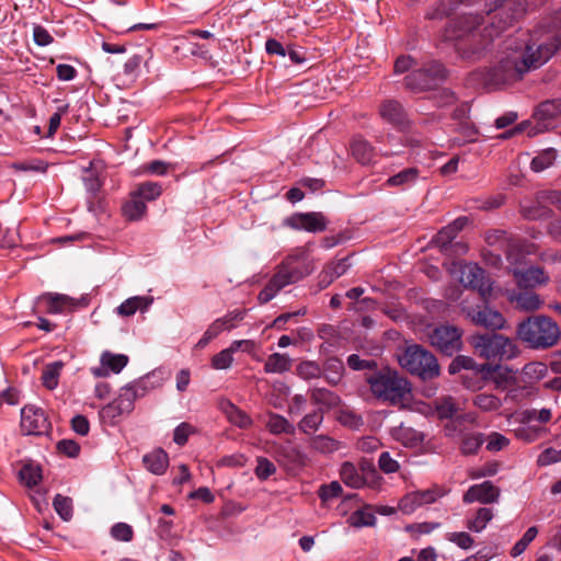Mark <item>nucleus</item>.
<instances>
[{"label":"nucleus","instance_id":"nucleus-1","mask_svg":"<svg viewBox=\"0 0 561 561\" xmlns=\"http://www.w3.org/2000/svg\"><path fill=\"white\" fill-rule=\"evenodd\" d=\"M559 50H561V28L536 49L527 45L524 49L504 53L496 64L477 71L474 76L479 77L485 88L499 89L520 80L528 71L541 67Z\"/></svg>","mask_w":561,"mask_h":561},{"label":"nucleus","instance_id":"nucleus-2","mask_svg":"<svg viewBox=\"0 0 561 561\" xmlns=\"http://www.w3.org/2000/svg\"><path fill=\"white\" fill-rule=\"evenodd\" d=\"M483 15L465 12L451 19L445 28V41H455L456 49L463 59H479L492 42V33H477ZM488 28L484 30L486 32Z\"/></svg>","mask_w":561,"mask_h":561},{"label":"nucleus","instance_id":"nucleus-3","mask_svg":"<svg viewBox=\"0 0 561 561\" xmlns=\"http://www.w3.org/2000/svg\"><path fill=\"white\" fill-rule=\"evenodd\" d=\"M371 394L380 402L403 405L411 396V383L398 370L383 367L365 375Z\"/></svg>","mask_w":561,"mask_h":561},{"label":"nucleus","instance_id":"nucleus-4","mask_svg":"<svg viewBox=\"0 0 561 561\" xmlns=\"http://www.w3.org/2000/svg\"><path fill=\"white\" fill-rule=\"evenodd\" d=\"M516 333L519 340L535 350H546L556 345L561 335L558 324L545 316L527 318L518 324Z\"/></svg>","mask_w":561,"mask_h":561},{"label":"nucleus","instance_id":"nucleus-5","mask_svg":"<svg viewBox=\"0 0 561 561\" xmlns=\"http://www.w3.org/2000/svg\"><path fill=\"white\" fill-rule=\"evenodd\" d=\"M309 274L308 266L298 257L288 256L279 265L265 287L260 291L257 298L261 304H266L273 299L276 294L294 284Z\"/></svg>","mask_w":561,"mask_h":561},{"label":"nucleus","instance_id":"nucleus-6","mask_svg":"<svg viewBox=\"0 0 561 561\" xmlns=\"http://www.w3.org/2000/svg\"><path fill=\"white\" fill-rule=\"evenodd\" d=\"M398 360L403 369L422 380H432L440 374V367L435 355L419 344L407 346L398 355Z\"/></svg>","mask_w":561,"mask_h":561},{"label":"nucleus","instance_id":"nucleus-7","mask_svg":"<svg viewBox=\"0 0 561 561\" xmlns=\"http://www.w3.org/2000/svg\"><path fill=\"white\" fill-rule=\"evenodd\" d=\"M472 346L479 356L489 360H510L518 355L514 341L497 333L472 336Z\"/></svg>","mask_w":561,"mask_h":561},{"label":"nucleus","instance_id":"nucleus-8","mask_svg":"<svg viewBox=\"0 0 561 561\" xmlns=\"http://www.w3.org/2000/svg\"><path fill=\"white\" fill-rule=\"evenodd\" d=\"M446 69L439 61L432 60L413 70L404 78L405 88L414 93L434 89L445 80Z\"/></svg>","mask_w":561,"mask_h":561},{"label":"nucleus","instance_id":"nucleus-9","mask_svg":"<svg viewBox=\"0 0 561 561\" xmlns=\"http://www.w3.org/2000/svg\"><path fill=\"white\" fill-rule=\"evenodd\" d=\"M430 344L445 355L451 356L462 346V332L450 324L435 327L427 334Z\"/></svg>","mask_w":561,"mask_h":561},{"label":"nucleus","instance_id":"nucleus-10","mask_svg":"<svg viewBox=\"0 0 561 561\" xmlns=\"http://www.w3.org/2000/svg\"><path fill=\"white\" fill-rule=\"evenodd\" d=\"M136 399L133 388L124 386L118 397L100 410L101 421L108 425H115L122 415L129 414L134 410Z\"/></svg>","mask_w":561,"mask_h":561},{"label":"nucleus","instance_id":"nucleus-11","mask_svg":"<svg viewBox=\"0 0 561 561\" xmlns=\"http://www.w3.org/2000/svg\"><path fill=\"white\" fill-rule=\"evenodd\" d=\"M460 283L479 293L483 301H488L492 293V284L486 272L478 264H466L460 270Z\"/></svg>","mask_w":561,"mask_h":561},{"label":"nucleus","instance_id":"nucleus-12","mask_svg":"<svg viewBox=\"0 0 561 561\" xmlns=\"http://www.w3.org/2000/svg\"><path fill=\"white\" fill-rule=\"evenodd\" d=\"M48 428L49 423L43 409L25 405L21 410V430L25 435H43Z\"/></svg>","mask_w":561,"mask_h":561},{"label":"nucleus","instance_id":"nucleus-13","mask_svg":"<svg viewBox=\"0 0 561 561\" xmlns=\"http://www.w3.org/2000/svg\"><path fill=\"white\" fill-rule=\"evenodd\" d=\"M517 261V255H515V261L510 263L512 265L514 264L511 271L519 288L528 289L538 285H546L548 283L549 276L546 274L543 268L538 266L522 268L516 265Z\"/></svg>","mask_w":561,"mask_h":561},{"label":"nucleus","instance_id":"nucleus-14","mask_svg":"<svg viewBox=\"0 0 561 561\" xmlns=\"http://www.w3.org/2000/svg\"><path fill=\"white\" fill-rule=\"evenodd\" d=\"M244 311L234 310L229 312L226 317L215 320L205 331L201 340L197 342L196 347L204 348L211 340L217 337L221 332L229 331L237 327V323L243 320Z\"/></svg>","mask_w":561,"mask_h":561},{"label":"nucleus","instance_id":"nucleus-15","mask_svg":"<svg viewBox=\"0 0 561 561\" xmlns=\"http://www.w3.org/2000/svg\"><path fill=\"white\" fill-rule=\"evenodd\" d=\"M501 491L491 481H484L479 484L471 485L462 496L466 504L479 502L482 504H492L499 501Z\"/></svg>","mask_w":561,"mask_h":561},{"label":"nucleus","instance_id":"nucleus-16","mask_svg":"<svg viewBox=\"0 0 561 561\" xmlns=\"http://www.w3.org/2000/svg\"><path fill=\"white\" fill-rule=\"evenodd\" d=\"M287 225L297 230L321 232L327 229L328 220L322 213H300L289 217Z\"/></svg>","mask_w":561,"mask_h":561},{"label":"nucleus","instance_id":"nucleus-17","mask_svg":"<svg viewBox=\"0 0 561 561\" xmlns=\"http://www.w3.org/2000/svg\"><path fill=\"white\" fill-rule=\"evenodd\" d=\"M520 214L527 220L547 219L552 216V210L548 201L539 199V192L534 199H524L520 202Z\"/></svg>","mask_w":561,"mask_h":561},{"label":"nucleus","instance_id":"nucleus-18","mask_svg":"<svg viewBox=\"0 0 561 561\" xmlns=\"http://www.w3.org/2000/svg\"><path fill=\"white\" fill-rule=\"evenodd\" d=\"M165 379V373L162 368H157L147 374L144 377H140L139 379L128 383V387H131L136 398L145 397L147 392L150 390H153L156 388H159L163 385V381Z\"/></svg>","mask_w":561,"mask_h":561},{"label":"nucleus","instance_id":"nucleus-19","mask_svg":"<svg viewBox=\"0 0 561 561\" xmlns=\"http://www.w3.org/2000/svg\"><path fill=\"white\" fill-rule=\"evenodd\" d=\"M469 316L474 324L491 330L503 329L506 322L501 312L486 306L480 310H472Z\"/></svg>","mask_w":561,"mask_h":561},{"label":"nucleus","instance_id":"nucleus-20","mask_svg":"<svg viewBox=\"0 0 561 561\" xmlns=\"http://www.w3.org/2000/svg\"><path fill=\"white\" fill-rule=\"evenodd\" d=\"M142 462L149 472L161 476L169 467V456L162 448H157L144 455Z\"/></svg>","mask_w":561,"mask_h":561},{"label":"nucleus","instance_id":"nucleus-21","mask_svg":"<svg viewBox=\"0 0 561 561\" xmlns=\"http://www.w3.org/2000/svg\"><path fill=\"white\" fill-rule=\"evenodd\" d=\"M561 115V99L546 100L537 105L534 112V118L545 126L548 122Z\"/></svg>","mask_w":561,"mask_h":561},{"label":"nucleus","instance_id":"nucleus-22","mask_svg":"<svg viewBox=\"0 0 561 561\" xmlns=\"http://www.w3.org/2000/svg\"><path fill=\"white\" fill-rule=\"evenodd\" d=\"M380 115L381 117L394 125V126H403L407 122V115L402 107V105L393 100L385 101L380 106Z\"/></svg>","mask_w":561,"mask_h":561},{"label":"nucleus","instance_id":"nucleus-23","mask_svg":"<svg viewBox=\"0 0 561 561\" xmlns=\"http://www.w3.org/2000/svg\"><path fill=\"white\" fill-rule=\"evenodd\" d=\"M466 0H439L428 8L425 18L428 20H443L454 14Z\"/></svg>","mask_w":561,"mask_h":561},{"label":"nucleus","instance_id":"nucleus-24","mask_svg":"<svg viewBox=\"0 0 561 561\" xmlns=\"http://www.w3.org/2000/svg\"><path fill=\"white\" fill-rule=\"evenodd\" d=\"M457 237V233L450 228L446 226L442 228L433 239V242L440 249V251L447 252L449 248H457V253L463 254L468 251V247L462 243L453 244L454 239Z\"/></svg>","mask_w":561,"mask_h":561},{"label":"nucleus","instance_id":"nucleus-25","mask_svg":"<svg viewBox=\"0 0 561 561\" xmlns=\"http://www.w3.org/2000/svg\"><path fill=\"white\" fill-rule=\"evenodd\" d=\"M340 477L344 484L353 489H360L367 484L366 477L359 473L357 467L350 461L342 463Z\"/></svg>","mask_w":561,"mask_h":561},{"label":"nucleus","instance_id":"nucleus-26","mask_svg":"<svg viewBox=\"0 0 561 561\" xmlns=\"http://www.w3.org/2000/svg\"><path fill=\"white\" fill-rule=\"evenodd\" d=\"M489 373H492V381L495 385V389L506 390L511 386L516 383V377L514 371L508 367L489 366L485 368Z\"/></svg>","mask_w":561,"mask_h":561},{"label":"nucleus","instance_id":"nucleus-27","mask_svg":"<svg viewBox=\"0 0 561 561\" xmlns=\"http://www.w3.org/2000/svg\"><path fill=\"white\" fill-rule=\"evenodd\" d=\"M151 297L135 296L126 299L117 307V313L123 317H130L138 310L145 311L152 304Z\"/></svg>","mask_w":561,"mask_h":561},{"label":"nucleus","instance_id":"nucleus-28","mask_svg":"<svg viewBox=\"0 0 561 561\" xmlns=\"http://www.w3.org/2000/svg\"><path fill=\"white\" fill-rule=\"evenodd\" d=\"M351 151L353 157L362 164L370 163L375 156L374 148L370 144L359 136L352 139Z\"/></svg>","mask_w":561,"mask_h":561},{"label":"nucleus","instance_id":"nucleus-29","mask_svg":"<svg viewBox=\"0 0 561 561\" xmlns=\"http://www.w3.org/2000/svg\"><path fill=\"white\" fill-rule=\"evenodd\" d=\"M65 364L56 360L44 366L42 371V383L48 390H55L59 383V377Z\"/></svg>","mask_w":561,"mask_h":561},{"label":"nucleus","instance_id":"nucleus-30","mask_svg":"<svg viewBox=\"0 0 561 561\" xmlns=\"http://www.w3.org/2000/svg\"><path fill=\"white\" fill-rule=\"evenodd\" d=\"M419 175H420V170L417 168H408V169H404L402 171H400L399 173L390 176L386 184L388 186H396V187H401L402 190L411 186L412 184H414L416 182V180L419 179Z\"/></svg>","mask_w":561,"mask_h":561},{"label":"nucleus","instance_id":"nucleus-31","mask_svg":"<svg viewBox=\"0 0 561 561\" xmlns=\"http://www.w3.org/2000/svg\"><path fill=\"white\" fill-rule=\"evenodd\" d=\"M494 516L493 510L480 507L472 517L467 518L466 527L473 533H481Z\"/></svg>","mask_w":561,"mask_h":561},{"label":"nucleus","instance_id":"nucleus-32","mask_svg":"<svg viewBox=\"0 0 561 561\" xmlns=\"http://www.w3.org/2000/svg\"><path fill=\"white\" fill-rule=\"evenodd\" d=\"M314 404L322 405L327 409L336 408L341 403V398L335 392L325 388H314L310 394Z\"/></svg>","mask_w":561,"mask_h":561},{"label":"nucleus","instance_id":"nucleus-33","mask_svg":"<svg viewBox=\"0 0 561 561\" xmlns=\"http://www.w3.org/2000/svg\"><path fill=\"white\" fill-rule=\"evenodd\" d=\"M244 343V341H234L228 348L222 350L211 358V367L214 369H227L231 366L233 360V353L239 350V347Z\"/></svg>","mask_w":561,"mask_h":561},{"label":"nucleus","instance_id":"nucleus-34","mask_svg":"<svg viewBox=\"0 0 561 561\" xmlns=\"http://www.w3.org/2000/svg\"><path fill=\"white\" fill-rule=\"evenodd\" d=\"M485 241L490 245H496L500 247H506V255L507 260L510 262L515 261V254L513 253V250L517 247V244L511 240H508L507 232L504 230H494L492 232H489L485 237Z\"/></svg>","mask_w":561,"mask_h":561},{"label":"nucleus","instance_id":"nucleus-35","mask_svg":"<svg viewBox=\"0 0 561 561\" xmlns=\"http://www.w3.org/2000/svg\"><path fill=\"white\" fill-rule=\"evenodd\" d=\"M49 313H61L67 308L75 307L73 299L62 294H47L44 296Z\"/></svg>","mask_w":561,"mask_h":561},{"label":"nucleus","instance_id":"nucleus-36","mask_svg":"<svg viewBox=\"0 0 561 561\" xmlns=\"http://www.w3.org/2000/svg\"><path fill=\"white\" fill-rule=\"evenodd\" d=\"M128 360L127 355L113 354L110 351H105L101 355V365L114 374H119L127 366Z\"/></svg>","mask_w":561,"mask_h":561},{"label":"nucleus","instance_id":"nucleus-37","mask_svg":"<svg viewBox=\"0 0 561 561\" xmlns=\"http://www.w3.org/2000/svg\"><path fill=\"white\" fill-rule=\"evenodd\" d=\"M472 404L482 412H494L502 407L503 401L495 394L481 392L472 398Z\"/></svg>","mask_w":561,"mask_h":561},{"label":"nucleus","instance_id":"nucleus-38","mask_svg":"<svg viewBox=\"0 0 561 561\" xmlns=\"http://www.w3.org/2000/svg\"><path fill=\"white\" fill-rule=\"evenodd\" d=\"M486 365H478L472 357L458 355L456 356L448 366V373L455 375L462 369L472 371H483Z\"/></svg>","mask_w":561,"mask_h":561},{"label":"nucleus","instance_id":"nucleus-39","mask_svg":"<svg viewBox=\"0 0 561 561\" xmlns=\"http://www.w3.org/2000/svg\"><path fill=\"white\" fill-rule=\"evenodd\" d=\"M122 210L127 219L139 220L145 215L147 206L145 202L134 193L131 199L123 205Z\"/></svg>","mask_w":561,"mask_h":561},{"label":"nucleus","instance_id":"nucleus-40","mask_svg":"<svg viewBox=\"0 0 561 561\" xmlns=\"http://www.w3.org/2000/svg\"><path fill=\"white\" fill-rule=\"evenodd\" d=\"M291 367V359L285 355L279 353H274L268 356L265 362L264 369L266 373H284L289 370Z\"/></svg>","mask_w":561,"mask_h":561},{"label":"nucleus","instance_id":"nucleus-41","mask_svg":"<svg viewBox=\"0 0 561 561\" xmlns=\"http://www.w3.org/2000/svg\"><path fill=\"white\" fill-rule=\"evenodd\" d=\"M517 307L525 311H535L540 308L542 301L538 294L534 291H523L513 297Z\"/></svg>","mask_w":561,"mask_h":561},{"label":"nucleus","instance_id":"nucleus-42","mask_svg":"<svg viewBox=\"0 0 561 561\" xmlns=\"http://www.w3.org/2000/svg\"><path fill=\"white\" fill-rule=\"evenodd\" d=\"M266 426L268 427L270 432L273 434H295V426L284 416L279 414H271L268 416V421L266 423Z\"/></svg>","mask_w":561,"mask_h":561},{"label":"nucleus","instance_id":"nucleus-43","mask_svg":"<svg viewBox=\"0 0 561 561\" xmlns=\"http://www.w3.org/2000/svg\"><path fill=\"white\" fill-rule=\"evenodd\" d=\"M350 266L351 264L348 263V257H343L341 260L330 263L322 272V282L325 280L327 284H330L333 279L344 275L350 268Z\"/></svg>","mask_w":561,"mask_h":561},{"label":"nucleus","instance_id":"nucleus-44","mask_svg":"<svg viewBox=\"0 0 561 561\" xmlns=\"http://www.w3.org/2000/svg\"><path fill=\"white\" fill-rule=\"evenodd\" d=\"M557 159V151L553 148H547L533 158L530 167L535 172H541L551 167Z\"/></svg>","mask_w":561,"mask_h":561},{"label":"nucleus","instance_id":"nucleus-45","mask_svg":"<svg viewBox=\"0 0 561 561\" xmlns=\"http://www.w3.org/2000/svg\"><path fill=\"white\" fill-rule=\"evenodd\" d=\"M310 447L322 454H331L339 449L340 443L327 435H316L310 439Z\"/></svg>","mask_w":561,"mask_h":561},{"label":"nucleus","instance_id":"nucleus-46","mask_svg":"<svg viewBox=\"0 0 561 561\" xmlns=\"http://www.w3.org/2000/svg\"><path fill=\"white\" fill-rule=\"evenodd\" d=\"M347 522L355 528L370 527L376 524V516L369 510H357L350 515Z\"/></svg>","mask_w":561,"mask_h":561},{"label":"nucleus","instance_id":"nucleus-47","mask_svg":"<svg viewBox=\"0 0 561 561\" xmlns=\"http://www.w3.org/2000/svg\"><path fill=\"white\" fill-rule=\"evenodd\" d=\"M343 370H344V365H343L342 360H340L337 358L328 359L324 365V368H323L325 379L331 385L339 383V381L342 378Z\"/></svg>","mask_w":561,"mask_h":561},{"label":"nucleus","instance_id":"nucleus-48","mask_svg":"<svg viewBox=\"0 0 561 561\" xmlns=\"http://www.w3.org/2000/svg\"><path fill=\"white\" fill-rule=\"evenodd\" d=\"M323 422V413L320 410L311 412L305 415L298 423V428L305 434H311L316 432Z\"/></svg>","mask_w":561,"mask_h":561},{"label":"nucleus","instance_id":"nucleus-49","mask_svg":"<svg viewBox=\"0 0 561 561\" xmlns=\"http://www.w3.org/2000/svg\"><path fill=\"white\" fill-rule=\"evenodd\" d=\"M458 133L459 136L453 139L454 145L463 146L466 144L474 142L477 140L479 130L476 126L469 123H462L458 128Z\"/></svg>","mask_w":561,"mask_h":561},{"label":"nucleus","instance_id":"nucleus-50","mask_svg":"<svg viewBox=\"0 0 561 561\" xmlns=\"http://www.w3.org/2000/svg\"><path fill=\"white\" fill-rule=\"evenodd\" d=\"M220 409L226 414L230 423L238 425L239 427H243L245 425V414L232 402L222 401L220 403Z\"/></svg>","mask_w":561,"mask_h":561},{"label":"nucleus","instance_id":"nucleus-51","mask_svg":"<svg viewBox=\"0 0 561 561\" xmlns=\"http://www.w3.org/2000/svg\"><path fill=\"white\" fill-rule=\"evenodd\" d=\"M54 508L59 517L68 522L72 517V500L61 494H56L53 501Z\"/></svg>","mask_w":561,"mask_h":561},{"label":"nucleus","instance_id":"nucleus-52","mask_svg":"<svg viewBox=\"0 0 561 561\" xmlns=\"http://www.w3.org/2000/svg\"><path fill=\"white\" fill-rule=\"evenodd\" d=\"M337 421L346 427L358 430L364 425L363 417L350 409H341L337 414Z\"/></svg>","mask_w":561,"mask_h":561},{"label":"nucleus","instance_id":"nucleus-53","mask_svg":"<svg viewBox=\"0 0 561 561\" xmlns=\"http://www.w3.org/2000/svg\"><path fill=\"white\" fill-rule=\"evenodd\" d=\"M138 197L146 201H154L162 193V186L158 182H145L139 184L137 191L135 192Z\"/></svg>","mask_w":561,"mask_h":561},{"label":"nucleus","instance_id":"nucleus-54","mask_svg":"<svg viewBox=\"0 0 561 561\" xmlns=\"http://www.w3.org/2000/svg\"><path fill=\"white\" fill-rule=\"evenodd\" d=\"M435 409L439 419H451L457 413V404L451 397H443L436 401Z\"/></svg>","mask_w":561,"mask_h":561},{"label":"nucleus","instance_id":"nucleus-55","mask_svg":"<svg viewBox=\"0 0 561 561\" xmlns=\"http://www.w3.org/2000/svg\"><path fill=\"white\" fill-rule=\"evenodd\" d=\"M297 375L306 380L319 378L322 374L320 365L312 360H305L297 365Z\"/></svg>","mask_w":561,"mask_h":561},{"label":"nucleus","instance_id":"nucleus-56","mask_svg":"<svg viewBox=\"0 0 561 561\" xmlns=\"http://www.w3.org/2000/svg\"><path fill=\"white\" fill-rule=\"evenodd\" d=\"M483 444V435L481 433L466 434L461 440V451L465 455L476 454Z\"/></svg>","mask_w":561,"mask_h":561},{"label":"nucleus","instance_id":"nucleus-57","mask_svg":"<svg viewBox=\"0 0 561 561\" xmlns=\"http://www.w3.org/2000/svg\"><path fill=\"white\" fill-rule=\"evenodd\" d=\"M20 479L28 488L37 485L42 480L41 469L31 465H25L19 472Z\"/></svg>","mask_w":561,"mask_h":561},{"label":"nucleus","instance_id":"nucleus-58","mask_svg":"<svg viewBox=\"0 0 561 561\" xmlns=\"http://www.w3.org/2000/svg\"><path fill=\"white\" fill-rule=\"evenodd\" d=\"M421 506L422 502L419 499L416 491L405 494L399 502V508L404 514H412Z\"/></svg>","mask_w":561,"mask_h":561},{"label":"nucleus","instance_id":"nucleus-59","mask_svg":"<svg viewBox=\"0 0 561 561\" xmlns=\"http://www.w3.org/2000/svg\"><path fill=\"white\" fill-rule=\"evenodd\" d=\"M256 467L254 469L255 471V474L256 477L260 479V480H266L268 479L272 474L275 473L276 471V467L275 465L268 460L267 458H264V457H259L257 460H256Z\"/></svg>","mask_w":561,"mask_h":561},{"label":"nucleus","instance_id":"nucleus-60","mask_svg":"<svg viewBox=\"0 0 561 561\" xmlns=\"http://www.w3.org/2000/svg\"><path fill=\"white\" fill-rule=\"evenodd\" d=\"M342 486L337 481H332L329 484H323L320 486L318 495L323 502L331 501L342 493Z\"/></svg>","mask_w":561,"mask_h":561},{"label":"nucleus","instance_id":"nucleus-61","mask_svg":"<svg viewBox=\"0 0 561 561\" xmlns=\"http://www.w3.org/2000/svg\"><path fill=\"white\" fill-rule=\"evenodd\" d=\"M416 493L423 506L436 502L446 494V491L443 488L435 485L427 490L416 491Z\"/></svg>","mask_w":561,"mask_h":561},{"label":"nucleus","instance_id":"nucleus-62","mask_svg":"<svg viewBox=\"0 0 561 561\" xmlns=\"http://www.w3.org/2000/svg\"><path fill=\"white\" fill-rule=\"evenodd\" d=\"M194 433V427L190 423L182 422L179 424L173 432V442L179 445L183 446L187 443V439L191 434Z\"/></svg>","mask_w":561,"mask_h":561},{"label":"nucleus","instance_id":"nucleus-63","mask_svg":"<svg viewBox=\"0 0 561 561\" xmlns=\"http://www.w3.org/2000/svg\"><path fill=\"white\" fill-rule=\"evenodd\" d=\"M111 535L116 540L128 542L133 539L134 531L128 524L116 523L111 528Z\"/></svg>","mask_w":561,"mask_h":561},{"label":"nucleus","instance_id":"nucleus-64","mask_svg":"<svg viewBox=\"0 0 561 561\" xmlns=\"http://www.w3.org/2000/svg\"><path fill=\"white\" fill-rule=\"evenodd\" d=\"M561 461V448L554 449V448H546L537 459V463L540 467L549 466L551 463Z\"/></svg>","mask_w":561,"mask_h":561}]
</instances>
